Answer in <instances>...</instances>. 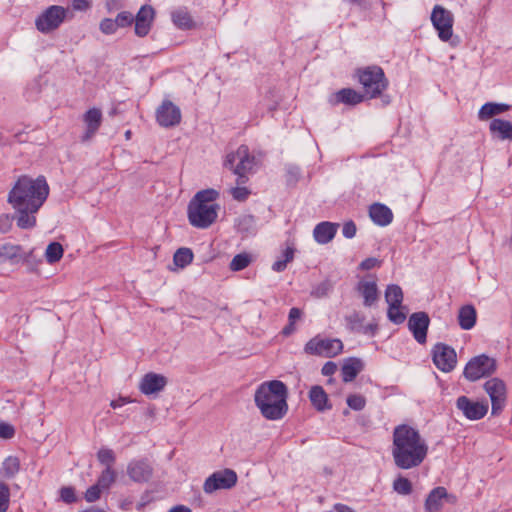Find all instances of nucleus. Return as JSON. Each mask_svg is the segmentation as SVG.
<instances>
[{"label":"nucleus","mask_w":512,"mask_h":512,"mask_svg":"<svg viewBox=\"0 0 512 512\" xmlns=\"http://www.w3.org/2000/svg\"><path fill=\"white\" fill-rule=\"evenodd\" d=\"M314 239L320 243V223H318L313 230Z\"/></svg>","instance_id":"obj_64"},{"label":"nucleus","mask_w":512,"mask_h":512,"mask_svg":"<svg viewBox=\"0 0 512 512\" xmlns=\"http://www.w3.org/2000/svg\"><path fill=\"white\" fill-rule=\"evenodd\" d=\"M433 362L442 372H451L457 363L455 350L443 343H438L433 348Z\"/></svg>","instance_id":"obj_13"},{"label":"nucleus","mask_w":512,"mask_h":512,"mask_svg":"<svg viewBox=\"0 0 512 512\" xmlns=\"http://www.w3.org/2000/svg\"><path fill=\"white\" fill-rule=\"evenodd\" d=\"M294 252L295 250L293 247H287L283 251L281 257L273 263L272 269L276 272L284 271L287 264L294 259Z\"/></svg>","instance_id":"obj_34"},{"label":"nucleus","mask_w":512,"mask_h":512,"mask_svg":"<svg viewBox=\"0 0 512 512\" xmlns=\"http://www.w3.org/2000/svg\"><path fill=\"white\" fill-rule=\"evenodd\" d=\"M122 7L121 0H107L106 1V8L108 12L115 11Z\"/></svg>","instance_id":"obj_61"},{"label":"nucleus","mask_w":512,"mask_h":512,"mask_svg":"<svg viewBox=\"0 0 512 512\" xmlns=\"http://www.w3.org/2000/svg\"><path fill=\"white\" fill-rule=\"evenodd\" d=\"M252 259L248 253H240L233 257L230 262L229 268L231 271L237 272L249 266Z\"/></svg>","instance_id":"obj_36"},{"label":"nucleus","mask_w":512,"mask_h":512,"mask_svg":"<svg viewBox=\"0 0 512 512\" xmlns=\"http://www.w3.org/2000/svg\"><path fill=\"white\" fill-rule=\"evenodd\" d=\"M496 370V360L485 354H481L471 358L463 371L464 377L471 381H477L481 378L488 377Z\"/></svg>","instance_id":"obj_8"},{"label":"nucleus","mask_w":512,"mask_h":512,"mask_svg":"<svg viewBox=\"0 0 512 512\" xmlns=\"http://www.w3.org/2000/svg\"><path fill=\"white\" fill-rule=\"evenodd\" d=\"M476 310L472 305H465L460 308L458 322L463 330H470L476 323Z\"/></svg>","instance_id":"obj_27"},{"label":"nucleus","mask_w":512,"mask_h":512,"mask_svg":"<svg viewBox=\"0 0 512 512\" xmlns=\"http://www.w3.org/2000/svg\"><path fill=\"white\" fill-rule=\"evenodd\" d=\"M99 29L103 34L111 35L117 31L118 27L115 19L104 18L99 24Z\"/></svg>","instance_id":"obj_47"},{"label":"nucleus","mask_w":512,"mask_h":512,"mask_svg":"<svg viewBox=\"0 0 512 512\" xmlns=\"http://www.w3.org/2000/svg\"><path fill=\"white\" fill-rule=\"evenodd\" d=\"M10 490L7 484L0 482V512H6L9 507Z\"/></svg>","instance_id":"obj_44"},{"label":"nucleus","mask_w":512,"mask_h":512,"mask_svg":"<svg viewBox=\"0 0 512 512\" xmlns=\"http://www.w3.org/2000/svg\"><path fill=\"white\" fill-rule=\"evenodd\" d=\"M91 7L90 0H72V8L76 11L85 12Z\"/></svg>","instance_id":"obj_59"},{"label":"nucleus","mask_w":512,"mask_h":512,"mask_svg":"<svg viewBox=\"0 0 512 512\" xmlns=\"http://www.w3.org/2000/svg\"><path fill=\"white\" fill-rule=\"evenodd\" d=\"M364 100V95L352 88H343L329 97L332 105L343 103L346 105H357Z\"/></svg>","instance_id":"obj_23"},{"label":"nucleus","mask_w":512,"mask_h":512,"mask_svg":"<svg viewBox=\"0 0 512 512\" xmlns=\"http://www.w3.org/2000/svg\"><path fill=\"white\" fill-rule=\"evenodd\" d=\"M456 408L463 416L471 421L482 419L488 412L487 402L473 401L467 396H460L456 400Z\"/></svg>","instance_id":"obj_14"},{"label":"nucleus","mask_w":512,"mask_h":512,"mask_svg":"<svg viewBox=\"0 0 512 512\" xmlns=\"http://www.w3.org/2000/svg\"><path fill=\"white\" fill-rule=\"evenodd\" d=\"M379 264H380V261L377 258L369 257V258L364 259L359 264V269H361L363 271L371 270V269L375 268L376 266H378Z\"/></svg>","instance_id":"obj_56"},{"label":"nucleus","mask_w":512,"mask_h":512,"mask_svg":"<svg viewBox=\"0 0 512 512\" xmlns=\"http://www.w3.org/2000/svg\"><path fill=\"white\" fill-rule=\"evenodd\" d=\"M362 370V362L358 358H349L341 369L342 379L344 382L353 381L358 373Z\"/></svg>","instance_id":"obj_28"},{"label":"nucleus","mask_w":512,"mask_h":512,"mask_svg":"<svg viewBox=\"0 0 512 512\" xmlns=\"http://www.w3.org/2000/svg\"><path fill=\"white\" fill-rule=\"evenodd\" d=\"M346 402H347V405L355 411L362 410L366 405V399L362 395H359V394L349 395L347 397Z\"/></svg>","instance_id":"obj_43"},{"label":"nucleus","mask_w":512,"mask_h":512,"mask_svg":"<svg viewBox=\"0 0 512 512\" xmlns=\"http://www.w3.org/2000/svg\"><path fill=\"white\" fill-rule=\"evenodd\" d=\"M369 217L380 227L388 226L393 221L392 210L382 203H374L369 207Z\"/></svg>","instance_id":"obj_22"},{"label":"nucleus","mask_w":512,"mask_h":512,"mask_svg":"<svg viewBox=\"0 0 512 512\" xmlns=\"http://www.w3.org/2000/svg\"><path fill=\"white\" fill-rule=\"evenodd\" d=\"M256 165V158L250 154L246 145H240L235 152L227 154L224 161V166L231 169L237 176L236 183L238 185L247 182V175L253 172Z\"/></svg>","instance_id":"obj_5"},{"label":"nucleus","mask_w":512,"mask_h":512,"mask_svg":"<svg viewBox=\"0 0 512 512\" xmlns=\"http://www.w3.org/2000/svg\"><path fill=\"white\" fill-rule=\"evenodd\" d=\"M378 330V326L376 323L369 324H361V327L357 332L363 333L365 335L374 336Z\"/></svg>","instance_id":"obj_58"},{"label":"nucleus","mask_w":512,"mask_h":512,"mask_svg":"<svg viewBox=\"0 0 512 512\" xmlns=\"http://www.w3.org/2000/svg\"><path fill=\"white\" fill-rule=\"evenodd\" d=\"M429 447L420 432L408 425H397L392 434L391 455L395 466L402 470L419 467L428 455Z\"/></svg>","instance_id":"obj_2"},{"label":"nucleus","mask_w":512,"mask_h":512,"mask_svg":"<svg viewBox=\"0 0 512 512\" xmlns=\"http://www.w3.org/2000/svg\"><path fill=\"white\" fill-rule=\"evenodd\" d=\"M155 17V10L150 5H143L134 16L135 34L139 37H145L151 30Z\"/></svg>","instance_id":"obj_18"},{"label":"nucleus","mask_w":512,"mask_h":512,"mask_svg":"<svg viewBox=\"0 0 512 512\" xmlns=\"http://www.w3.org/2000/svg\"><path fill=\"white\" fill-rule=\"evenodd\" d=\"M343 350V343L338 338H326L322 339V356L335 357L340 354Z\"/></svg>","instance_id":"obj_29"},{"label":"nucleus","mask_w":512,"mask_h":512,"mask_svg":"<svg viewBox=\"0 0 512 512\" xmlns=\"http://www.w3.org/2000/svg\"><path fill=\"white\" fill-rule=\"evenodd\" d=\"M404 307L401 305H388L387 317L396 324H402L406 319V314L403 311Z\"/></svg>","instance_id":"obj_37"},{"label":"nucleus","mask_w":512,"mask_h":512,"mask_svg":"<svg viewBox=\"0 0 512 512\" xmlns=\"http://www.w3.org/2000/svg\"><path fill=\"white\" fill-rule=\"evenodd\" d=\"M219 197V192L209 188L197 192L190 200L187 215L190 224L196 228L206 229L217 219L219 205L214 201Z\"/></svg>","instance_id":"obj_4"},{"label":"nucleus","mask_w":512,"mask_h":512,"mask_svg":"<svg viewBox=\"0 0 512 512\" xmlns=\"http://www.w3.org/2000/svg\"><path fill=\"white\" fill-rule=\"evenodd\" d=\"M301 316L302 311L299 308H291L288 315V324L282 329V335L290 336L293 334L296 330L295 323L301 318Z\"/></svg>","instance_id":"obj_35"},{"label":"nucleus","mask_w":512,"mask_h":512,"mask_svg":"<svg viewBox=\"0 0 512 512\" xmlns=\"http://www.w3.org/2000/svg\"><path fill=\"white\" fill-rule=\"evenodd\" d=\"M393 489L401 495H409L412 492V484L409 479L399 476L393 482Z\"/></svg>","instance_id":"obj_41"},{"label":"nucleus","mask_w":512,"mask_h":512,"mask_svg":"<svg viewBox=\"0 0 512 512\" xmlns=\"http://www.w3.org/2000/svg\"><path fill=\"white\" fill-rule=\"evenodd\" d=\"M63 256V247L59 242H51L45 252L46 260L49 264L58 262Z\"/></svg>","instance_id":"obj_33"},{"label":"nucleus","mask_w":512,"mask_h":512,"mask_svg":"<svg viewBox=\"0 0 512 512\" xmlns=\"http://www.w3.org/2000/svg\"><path fill=\"white\" fill-rule=\"evenodd\" d=\"M489 129L501 140H512V124L507 120L495 118L490 122Z\"/></svg>","instance_id":"obj_25"},{"label":"nucleus","mask_w":512,"mask_h":512,"mask_svg":"<svg viewBox=\"0 0 512 512\" xmlns=\"http://www.w3.org/2000/svg\"><path fill=\"white\" fill-rule=\"evenodd\" d=\"M304 352L309 355H320V336L310 339L304 347Z\"/></svg>","instance_id":"obj_48"},{"label":"nucleus","mask_w":512,"mask_h":512,"mask_svg":"<svg viewBox=\"0 0 512 512\" xmlns=\"http://www.w3.org/2000/svg\"><path fill=\"white\" fill-rule=\"evenodd\" d=\"M355 292L362 298L363 306L372 307L379 300V290L375 276L367 275L358 280Z\"/></svg>","instance_id":"obj_12"},{"label":"nucleus","mask_w":512,"mask_h":512,"mask_svg":"<svg viewBox=\"0 0 512 512\" xmlns=\"http://www.w3.org/2000/svg\"><path fill=\"white\" fill-rule=\"evenodd\" d=\"M347 321L353 330L358 331L364 321V316L360 313L354 312L347 317Z\"/></svg>","instance_id":"obj_53"},{"label":"nucleus","mask_w":512,"mask_h":512,"mask_svg":"<svg viewBox=\"0 0 512 512\" xmlns=\"http://www.w3.org/2000/svg\"><path fill=\"white\" fill-rule=\"evenodd\" d=\"M118 28H125L134 23V15L128 11H122L115 18Z\"/></svg>","instance_id":"obj_45"},{"label":"nucleus","mask_w":512,"mask_h":512,"mask_svg":"<svg viewBox=\"0 0 512 512\" xmlns=\"http://www.w3.org/2000/svg\"><path fill=\"white\" fill-rule=\"evenodd\" d=\"M166 384V377L150 372L144 375V377L141 379L139 389L144 395H151L163 390Z\"/></svg>","instance_id":"obj_20"},{"label":"nucleus","mask_w":512,"mask_h":512,"mask_svg":"<svg viewBox=\"0 0 512 512\" xmlns=\"http://www.w3.org/2000/svg\"><path fill=\"white\" fill-rule=\"evenodd\" d=\"M24 259H26V255L21 245L12 243L0 245V265L5 263L15 265Z\"/></svg>","instance_id":"obj_21"},{"label":"nucleus","mask_w":512,"mask_h":512,"mask_svg":"<svg viewBox=\"0 0 512 512\" xmlns=\"http://www.w3.org/2000/svg\"><path fill=\"white\" fill-rule=\"evenodd\" d=\"M429 324L430 318L426 312H415L410 315L408 328L419 344L426 343Z\"/></svg>","instance_id":"obj_15"},{"label":"nucleus","mask_w":512,"mask_h":512,"mask_svg":"<svg viewBox=\"0 0 512 512\" xmlns=\"http://www.w3.org/2000/svg\"><path fill=\"white\" fill-rule=\"evenodd\" d=\"M20 470V460L16 456L7 457L1 467V473L6 478H13Z\"/></svg>","instance_id":"obj_30"},{"label":"nucleus","mask_w":512,"mask_h":512,"mask_svg":"<svg viewBox=\"0 0 512 512\" xmlns=\"http://www.w3.org/2000/svg\"><path fill=\"white\" fill-rule=\"evenodd\" d=\"M385 300L388 305H401L403 302V292L399 285H388L385 290Z\"/></svg>","instance_id":"obj_31"},{"label":"nucleus","mask_w":512,"mask_h":512,"mask_svg":"<svg viewBox=\"0 0 512 512\" xmlns=\"http://www.w3.org/2000/svg\"><path fill=\"white\" fill-rule=\"evenodd\" d=\"M309 398L316 410L320 411V385H315L311 388Z\"/></svg>","instance_id":"obj_55"},{"label":"nucleus","mask_w":512,"mask_h":512,"mask_svg":"<svg viewBox=\"0 0 512 512\" xmlns=\"http://www.w3.org/2000/svg\"><path fill=\"white\" fill-rule=\"evenodd\" d=\"M87 126L86 132L83 136V141L90 139L99 129L102 122V113L98 108L89 109L83 117Z\"/></svg>","instance_id":"obj_24"},{"label":"nucleus","mask_w":512,"mask_h":512,"mask_svg":"<svg viewBox=\"0 0 512 512\" xmlns=\"http://www.w3.org/2000/svg\"><path fill=\"white\" fill-rule=\"evenodd\" d=\"M287 387L279 380L262 383L255 391L254 402L267 420H280L287 411Z\"/></svg>","instance_id":"obj_3"},{"label":"nucleus","mask_w":512,"mask_h":512,"mask_svg":"<svg viewBox=\"0 0 512 512\" xmlns=\"http://www.w3.org/2000/svg\"><path fill=\"white\" fill-rule=\"evenodd\" d=\"M243 185L244 184H242V185L237 184L236 187L231 188L230 193L234 200L243 202L249 197L251 191Z\"/></svg>","instance_id":"obj_46"},{"label":"nucleus","mask_w":512,"mask_h":512,"mask_svg":"<svg viewBox=\"0 0 512 512\" xmlns=\"http://www.w3.org/2000/svg\"><path fill=\"white\" fill-rule=\"evenodd\" d=\"M101 490L102 488L97 484L90 486L85 492V500L87 502H95L100 498Z\"/></svg>","instance_id":"obj_51"},{"label":"nucleus","mask_w":512,"mask_h":512,"mask_svg":"<svg viewBox=\"0 0 512 512\" xmlns=\"http://www.w3.org/2000/svg\"><path fill=\"white\" fill-rule=\"evenodd\" d=\"M127 474L134 482L143 483L150 480L153 468L146 460H133L127 466Z\"/></svg>","instance_id":"obj_19"},{"label":"nucleus","mask_w":512,"mask_h":512,"mask_svg":"<svg viewBox=\"0 0 512 512\" xmlns=\"http://www.w3.org/2000/svg\"><path fill=\"white\" fill-rule=\"evenodd\" d=\"M156 119L162 127H173L181 121V111L171 101H163L156 111Z\"/></svg>","instance_id":"obj_16"},{"label":"nucleus","mask_w":512,"mask_h":512,"mask_svg":"<svg viewBox=\"0 0 512 512\" xmlns=\"http://www.w3.org/2000/svg\"><path fill=\"white\" fill-rule=\"evenodd\" d=\"M338 228L339 224L337 223L322 221V244L330 242L337 233Z\"/></svg>","instance_id":"obj_42"},{"label":"nucleus","mask_w":512,"mask_h":512,"mask_svg":"<svg viewBox=\"0 0 512 512\" xmlns=\"http://www.w3.org/2000/svg\"><path fill=\"white\" fill-rule=\"evenodd\" d=\"M168 512H192V511L190 508H188L186 506L178 505V506L171 508Z\"/></svg>","instance_id":"obj_63"},{"label":"nucleus","mask_w":512,"mask_h":512,"mask_svg":"<svg viewBox=\"0 0 512 512\" xmlns=\"http://www.w3.org/2000/svg\"><path fill=\"white\" fill-rule=\"evenodd\" d=\"M60 498L63 502L71 504L76 501V495L74 488L67 486L60 489Z\"/></svg>","instance_id":"obj_50"},{"label":"nucleus","mask_w":512,"mask_h":512,"mask_svg":"<svg viewBox=\"0 0 512 512\" xmlns=\"http://www.w3.org/2000/svg\"><path fill=\"white\" fill-rule=\"evenodd\" d=\"M13 219H16V215L12 216L7 213L0 215V233H8L12 228Z\"/></svg>","instance_id":"obj_49"},{"label":"nucleus","mask_w":512,"mask_h":512,"mask_svg":"<svg viewBox=\"0 0 512 512\" xmlns=\"http://www.w3.org/2000/svg\"><path fill=\"white\" fill-rule=\"evenodd\" d=\"M357 232V228L355 223L352 220H349L343 224L342 234L347 239H352L355 237Z\"/></svg>","instance_id":"obj_52"},{"label":"nucleus","mask_w":512,"mask_h":512,"mask_svg":"<svg viewBox=\"0 0 512 512\" xmlns=\"http://www.w3.org/2000/svg\"><path fill=\"white\" fill-rule=\"evenodd\" d=\"M15 435V429L11 424L1 422L0 423V438L11 439Z\"/></svg>","instance_id":"obj_54"},{"label":"nucleus","mask_w":512,"mask_h":512,"mask_svg":"<svg viewBox=\"0 0 512 512\" xmlns=\"http://www.w3.org/2000/svg\"><path fill=\"white\" fill-rule=\"evenodd\" d=\"M430 20L441 41L448 42L451 40L454 24V16L451 11L441 5H435Z\"/></svg>","instance_id":"obj_9"},{"label":"nucleus","mask_w":512,"mask_h":512,"mask_svg":"<svg viewBox=\"0 0 512 512\" xmlns=\"http://www.w3.org/2000/svg\"><path fill=\"white\" fill-rule=\"evenodd\" d=\"M49 195V185L44 176L33 179L20 176L8 193L7 202L16 213V224L20 229L36 226V213Z\"/></svg>","instance_id":"obj_1"},{"label":"nucleus","mask_w":512,"mask_h":512,"mask_svg":"<svg viewBox=\"0 0 512 512\" xmlns=\"http://www.w3.org/2000/svg\"><path fill=\"white\" fill-rule=\"evenodd\" d=\"M445 502L454 504L456 496L449 494L445 487L438 486L429 492L425 500V510L427 512H439Z\"/></svg>","instance_id":"obj_17"},{"label":"nucleus","mask_w":512,"mask_h":512,"mask_svg":"<svg viewBox=\"0 0 512 512\" xmlns=\"http://www.w3.org/2000/svg\"><path fill=\"white\" fill-rule=\"evenodd\" d=\"M237 483V474L234 470L226 468L211 474L203 484V490L211 494L220 489H230Z\"/></svg>","instance_id":"obj_10"},{"label":"nucleus","mask_w":512,"mask_h":512,"mask_svg":"<svg viewBox=\"0 0 512 512\" xmlns=\"http://www.w3.org/2000/svg\"><path fill=\"white\" fill-rule=\"evenodd\" d=\"M68 12L63 6L51 5L36 17L35 27L39 32L49 34L61 26Z\"/></svg>","instance_id":"obj_7"},{"label":"nucleus","mask_w":512,"mask_h":512,"mask_svg":"<svg viewBox=\"0 0 512 512\" xmlns=\"http://www.w3.org/2000/svg\"><path fill=\"white\" fill-rule=\"evenodd\" d=\"M484 389L491 400L492 415L500 414L506 403V385L504 381L499 378H491L485 382Z\"/></svg>","instance_id":"obj_11"},{"label":"nucleus","mask_w":512,"mask_h":512,"mask_svg":"<svg viewBox=\"0 0 512 512\" xmlns=\"http://www.w3.org/2000/svg\"><path fill=\"white\" fill-rule=\"evenodd\" d=\"M336 370L337 365L332 361H328L322 366V374L324 375H332Z\"/></svg>","instance_id":"obj_60"},{"label":"nucleus","mask_w":512,"mask_h":512,"mask_svg":"<svg viewBox=\"0 0 512 512\" xmlns=\"http://www.w3.org/2000/svg\"><path fill=\"white\" fill-rule=\"evenodd\" d=\"M356 75L363 86L365 95L370 99L380 96L389 84L383 69L377 65L360 68Z\"/></svg>","instance_id":"obj_6"},{"label":"nucleus","mask_w":512,"mask_h":512,"mask_svg":"<svg viewBox=\"0 0 512 512\" xmlns=\"http://www.w3.org/2000/svg\"><path fill=\"white\" fill-rule=\"evenodd\" d=\"M299 177V169L294 166L287 168L286 181L289 185L295 184Z\"/></svg>","instance_id":"obj_57"},{"label":"nucleus","mask_w":512,"mask_h":512,"mask_svg":"<svg viewBox=\"0 0 512 512\" xmlns=\"http://www.w3.org/2000/svg\"><path fill=\"white\" fill-rule=\"evenodd\" d=\"M509 108L510 106L508 104L487 102L481 106L478 112V118L481 121L488 120L493 116L506 112Z\"/></svg>","instance_id":"obj_26"},{"label":"nucleus","mask_w":512,"mask_h":512,"mask_svg":"<svg viewBox=\"0 0 512 512\" xmlns=\"http://www.w3.org/2000/svg\"><path fill=\"white\" fill-rule=\"evenodd\" d=\"M116 479V473L113 468H105L97 480V485H99L102 489H108Z\"/></svg>","instance_id":"obj_40"},{"label":"nucleus","mask_w":512,"mask_h":512,"mask_svg":"<svg viewBox=\"0 0 512 512\" xmlns=\"http://www.w3.org/2000/svg\"><path fill=\"white\" fill-rule=\"evenodd\" d=\"M193 252L190 248H179L173 256L174 264L179 268H184L193 261Z\"/></svg>","instance_id":"obj_32"},{"label":"nucleus","mask_w":512,"mask_h":512,"mask_svg":"<svg viewBox=\"0 0 512 512\" xmlns=\"http://www.w3.org/2000/svg\"><path fill=\"white\" fill-rule=\"evenodd\" d=\"M335 511L336 512H356L354 509H352L348 505L341 504V503L335 504Z\"/></svg>","instance_id":"obj_62"},{"label":"nucleus","mask_w":512,"mask_h":512,"mask_svg":"<svg viewBox=\"0 0 512 512\" xmlns=\"http://www.w3.org/2000/svg\"><path fill=\"white\" fill-rule=\"evenodd\" d=\"M97 459L105 468H112L116 461V456L112 449L103 447L97 452Z\"/></svg>","instance_id":"obj_38"},{"label":"nucleus","mask_w":512,"mask_h":512,"mask_svg":"<svg viewBox=\"0 0 512 512\" xmlns=\"http://www.w3.org/2000/svg\"><path fill=\"white\" fill-rule=\"evenodd\" d=\"M172 20L174 24L179 28L187 29L192 26V19L189 13L183 10H177L173 12Z\"/></svg>","instance_id":"obj_39"}]
</instances>
